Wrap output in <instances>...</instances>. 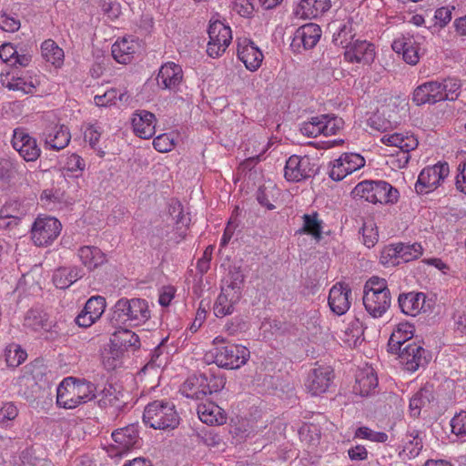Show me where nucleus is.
Masks as SVG:
<instances>
[{
	"instance_id": "obj_1",
	"label": "nucleus",
	"mask_w": 466,
	"mask_h": 466,
	"mask_svg": "<svg viewBox=\"0 0 466 466\" xmlns=\"http://www.w3.org/2000/svg\"><path fill=\"white\" fill-rule=\"evenodd\" d=\"M94 383L74 378L65 379L57 387L56 403L64 409H75L96 398Z\"/></svg>"
},
{
	"instance_id": "obj_2",
	"label": "nucleus",
	"mask_w": 466,
	"mask_h": 466,
	"mask_svg": "<svg viewBox=\"0 0 466 466\" xmlns=\"http://www.w3.org/2000/svg\"><path fill=\"white\" fill-rule=\"evenodd\" d=\"M354 198L376 204L395 203L399 198L398 190L390 183L379 180H365L360 182L351 192Z\"/></svg>"
},
{
	"instance_id": "obj_3",
	"label": "nucleus",
	"mask_w": 466,
	"mask_h": 466,
	"mask_svg": "<svg viewBox=\"0 0 466 466\" xmlns=\"http://www.w3.org/2000/svg\"><path fill=\"white\" fill-rule=\"evenodd\" d=\"M143 421L156 430L174 429L179 423V417L172 402L155 400L146 406Z\"/></svg>"
},
{
	"instance_id": "obj_4",
	"label": "nucleus",
	"mask_w": 466,
	"mask_h": 466,
	"mask_svg": "<svg viewBox=\"0 0 466 466\" xmlns=\"http://www.w3.org/2000/svg\"><path fill=\"white\" fill-rule=\"evenodd\" d=\"M150 318L147 301L142 299L122 298L113 308L112 320L117 323L133 322L135 325L145 323Z\"/></svg>"
},
{
	"instance_id": "obj_5",
	"label": "nucleus",
	"mask_w": 466,
	"mask_h": 466,
	"mask_svg": "<svg viewBox=\"0 0 466 466\" xmlns=\"http://www.w3.org/2000/svg\"><path fill=\"white\" fill-rule=\"evenodd\" d=\"M250 352L248 348L236 345L227 344L216 346L206 355V358H211L213 362L220 368L238 369L243 366L248 360Z\"/></svg>"
},
{
	"instance_id": "obj_6",
	"label": "nucleus",
	"mask_w": 466,
	"mask_h": 466,
	"mask_svg": "<svg viewBox=\"0 0 466 466\" xmlns=\"http://www.w3.org/2000/svg\"><path fill=\"white\" fill-rule=\"evenodd\" d=\"M208 34V55L213 58L222 56L232 40L230 27L218 20L210 21Z\"/></svg>"
},
{
	"instance_id": "obj_7",
	"label": "nucleus",
	"mask_w": 466,
	"mask_h": 466,
	"mask_svg": "<svg viewBox=\"0 0 466 466\" xmlns=\"http://www.w3.org/2000/svg\"><path fill=\"white\" fill-rule=\"evenodd\" d=\"M317 171L316 163L309 156L293 155L286 162L284 177L288 181L299 182L313 177Z\"/></svg>"
},
{
	"instance_id": "obj_8",
	"label": "nucleus",
	"mask_w": 466,
	"mask_h": 466,
	"mask_svg": "<svg viewBox=\"0 0 466 466\" xmlns=\"http://www.w3.org/2000/svg\"><path fill=\"white\" fill-rule=\"evenodd\" d=\"M61 223L53 217L37 218L31 229V238L38 247L51 244L59 235Z\"/></svg>"
},
{
	"instance_id": "obj_9",
	"label": "nucleus",
	"mask_w": 466,
	"mask_h": 466,
	"mask_svg": "<svg viewBox=\"0 0 466 466\" xmlns=\"http://www.w3.org/2000/svg\"><path fill=\"white\" fill-rule=\"evenodd\" d=\"M113 443L106 451L110 457L121 456L138 443L137 426L130 424L112 432Z\"/></svg>"
},
{
	"instance_id": "obj_10",
	"label": "nucleus",
	"mask_w": 466,
	"mask_h": 466,
	"mask_svg": "<svg viewBox=\"0 0 466 466\" xmlns=\"http://www.w3.org/2000/svg\"><path fill=\"white\" fill-rule=\"evenodd\" d=\"M449 172V165L446 162L423 168L415 185L416 191L419 193L431 191L444 180Z\"/></svg>"
},
{
	"instance_id": "obj_11",
	"label": "nucleus",
	"mask_w": 466,
	"mask_h": 466,
	"mask_svg": "<svg viewBox=\"0 0 466 466\" xmlns=\"http://www.w3.org/2000/svg\"><path fill=\"white\" fill-rule=\"evenodd\" d=\"M365 165L362 156L356 153H343L336 159L329 171V177L335 181L342 180L349 174L359 170Z\"/></svg>"
},
{
	"instance_id": "obj_12",
	"label": "nucleus",
	"mask_w": 466,
	"mask_h": 466,
	"mask_svg": "<svg viewBox=\"0 0 466 466\" xmlns=\"http://www.w3.org/2000/svg\"><path fill=\"white\" fill-rule=\"evenodd\" d=\"M333 378V370L329 367L314 368L308 375L306 388L312 395H320L329 390Z\"/></svg>"
},
{
	"instance_id": "obj_13",
	"label": "nucleus",
	"mask_w": 466,
	"mask_h": 466,
	"mask_svg": "<svg viewBox=\"0 0 466 466\" xmlns=\"http://www.w3.org/2000/svg\"><path fill=\"white\" fill-rule=\"evenodd\" d=\"M404 368L411 372L427 364L426 350L415 342L406 344L397 352Z\"/></svg>"
},
{
	"instance_id": "obj_14",
	"label": "nucleus",
	"mask_w": 466,
	"mask_h": 466,
	"mask_svg": "<svg viewBox=\"0 0 466 466\" xmlns=\"http://www.w3.org/2000/svg\"><path fill=\"white\" fill-rule=\"evenodd\" d=\"M12 146L27 162L35 161L41 153L36 140L22 130H15Z\"/></svg>"
},
{
	"instance_id": "obj_15",
	"label": "nucleus",
	"mask_w": 466,
	"mask_h": 466,
	"mask_svg": "<svg viewBox=\"0 0 466 466\" xmlns=\"http://www.w3.org/2000/svg\"><path fill=\"white\" fill-rule=\"evenodd\" d=\"M351 289L347 284L337 283L329 290V306L330 309L341 316L345 314L350 307Z\"/></svg>"
},
{
	"instance_id": "obj_16",
	"label": "nucleus",
	"mask_w": 466,
	"mask_h": 466,
	"mask_svg": "<svg viewBox=\"0 0 466 466\" xmlns=\"http://www.w3.org/2000/svg\"><path fill=\"white\" fill-rule=\"evenodd\" d=\"M443 87L439 81L426 82L418 87L413 92L412 100L417 106L424 104H435L440 101H444Z\"/></svg>"
},
{
	"instance_id": "obj_17",
	"label": "nucleus",
	"mask_w": 466,
	"mask_h": 466,
	"mask_svg": "<svg viewBox=\"0 0 466 466\" xmlns=\"http://www.w3.org/2000/svg\"><path fill=\"white\" fill-rule=\"evenodd\" d=\"M363 305L367 312L373 318L382 317L391 304L390 292L374 293L366 291L363 294Z\"/></svg>"
},
{
	"instance_id": "obj_18",
	"label": "nucleus",
	"mask_w": 466,
	"mask_h": 466,
	"mask_svg": "<svg viewBox=\"0 0 466 466\" xmlns=\"http://www.w3.org/2000/svg\"><path fill=\"white\" fill-rule=\"evenodd\" d=\"M182 393L188 399L201 400L206 395L213 393V387L208 383L206 374L193 375L182 385Z\"/></svg>"
},
{
	"instance_id": "obj_19",
	"label": "nucleus",
	"mask_w": 466,
	"mask_h": 466,
	"mask_svg": "<svg viewBox=\"0 0 466 466\" xmlns=\"http://www.w3.org/2000/svg\"><path fill=\"white\" fill-rule=\"evenodd\" d=\"M345 59L350 63L369 65L374 61V46L365 40H355L344 53Z\"/></svg>"
},
{
	"instance_id": "obj_20",
	"label": "nucleus",
	"mask_w": 466,
	"mask_h": 466,
	"mask_svg": "<svg viewBox=\"0 0 466 466\" xmlns=\"http://www.w3.org/2000/svg\"><path fill=\"white\" fill-rule=\"evenodd\" d=\"M45 145L49 149L61 150L70 142V133L64 125H49L43 132Z\"/></svg>"
},
{
	"instance_id": "obj_21",
	"label": "nucleus",
	"mask_w": 466,
	"mask_h": 466,
	"mask_svg": "<svg viewBox=\"0 0 466 466\" xmlns=\"http://www.w3.org/2000/svg\"><path fill=\"white\" fill-rule=\"evenodd\" d=\"M155 115L147 110H137L131 120L133 130L143 139L151 138L155 135Z\"/></svg>"
},
{
	"instance_id": "obj_22",
	"label": "nucleus",
	"mask_w": 466,
	"mask_h": 466,
	"mask_svg": "<svg viewBox=\"0 0 466 466\" xmlns=\"http://www.w3.org/2000/svg\"><path fill=\"white\" fill-rule=\"evenodd\" d=\"M238 56L251 72L258 70L263 60V54L259 48L253 42L247 40L238 45Z\"/></svg>"
},
{
	"instance_id": "obj_23",
	"label": "nucleus",
	"mask_w": 466,
	"mask_h": 466,
	"mask_svg": "<svg viewBox=\"0 0 466 466\" xmlns=\"http://www.w3.org/2000/svg\"><path fill=\"white\" fill-rule=\"evenodd\" d=\"M391 47L396 53L402 55L407 64L414 66L420 60L419 46L412 36L402 35L395 39Z\"/></svg>"
},
{
	"instance_id": "obj_24",
	"label": "nucleus",
	"mask_w": 466,
	"mask_h": 466,
	"mask_svg": "<svg viewBox=\"0 0 466 466\" xmlns=\"http://www.w3.org/2000/svg\"><path fill=\"white\" fill-rule=\"evenodd\" d=\"M183 78V71L179 65L168 62L163 65L157 75V84L163 88L173 89L177 87Z\"/></svg>"
},
{
	"instance_id": "obj_25",
	"label": "nucleus",
	"mask_w": 466,
	"mask_h": 466,
	"mask_svg": "<svg viewBox=\"0 0 466 466\" xmlns=\"http://www.w3.org/2000/svg\"><path fill=\"white\" fill-rule=\"evenodd\" d=\"M426 295L422 292H408L399 295L398 303L402 313L417 316L424 307Z\"/></svg>"
},
{
	"instance_id": "obj_26",
	"label": "nucleus",
	"mask_w": 466,
	"mask_h": 466,
	"mask_svg": "<svg viewBox=\"0 0 466 466\" xmlns=\"http://www.w3.org/2000/svg\"><path fill=\"white\" fill-rule=\"evenodd\" d=\"M197 412L199 420L208 425H223L227 421L224 410L212 401L198 404Z\"/></svg>"
},
{
	"instance_id": "obj_27",
	"label": "nucleus",
	"mask_w": 466,
	"mask_h": 466,
	"mask_svg": "<svg viewBox=\"0 0 466 466\" xmlns=\"http://www.w3.org/2000/svg\"><path fill=\"white\" fill-rule=\"evenodd\" d=\"M435 400L433 385L426 384L410 400V416L418 418L423 409L429 408Z\"/></svg>"
},
{
	"instance_id": "obj_28",
	"label": "nucleus",
	"mask_w": 466,
	"mask_h": 466,
	"mask_svg": "<svg viewBox=\"0 0 466 466\" xmlns=\"http://www.w3.org/2000/svg\"><path fill=\"white\" fill-rule=\"evenodd\" d=\"M330 6V0H301L295 15L306 19L316 18L327 12Z\"/></svg>"
},
{
	"instance_id": "obj_29",
	"label": "nucleus",
	"mask_w": 466,
	"mask_h": 466,
	"mask_svg": "<svg viewBox=\"0 0 466 466\" xmlns=\"http://www.w3.org/2000/svg\"><path fill=\"white\" fill-rule=\"evenodd\" d=\"M109 341L111 345L119 349L124 354L128 350L135 351L140 348V339L138 336L127 329H121L115 331Z\"/></svg>"
},
{
	"instance_id": "obj_30",
	"label": "nucleus",
	"mask_w": 466,
	"mask_h": 466,
	"mask_svg": "<svg viewBox=\"0 0 466 466\" xmlns=\"http://www.w3.org/2000/svg\"><path fill=\"white\" fill-rule=\"evenodd\" d=\"M413 337V327L405 322L400 323L392 331L389 342L388 350L390 353L397 354L403 347L409 343Z\"/></svg>"
},
{
	"instance_id": "obj_31",
	"label": "nucleus",
	"mask_w": 466,
	"mask_h": 466,
	"mask_svg": "<svg viewBox=\"0 0 466 466\" xmlns=\"http://www.w3.org/2000/svg\"><path fill=\"white\" fill-rule=\"evenodd\" d=\"M378 386V378L371 368L360 370L356 375L353 392L360 396L371 394Z\"/></svg>"
},
{
	"instance_id": "obj_32",
	"label": "nucleus",
	"mask_w": 466,
	"mask_h": 466,
	"mask_svg": "<svg viewBox=\"0 0 466 466\" xmlns=\"http://www.w3.org/2000/svg\"><path fill=\"white\" fill-rule=\"evenodd\" d=\"M137 47L138 44L136 41L123 37L113 44L112 56L117 63L127 65L132 61Z\"/></svg>"
},
{
	"instance_id": "obj_33",
	"label": "nucleus",
	"mask_w": 466,
	"mask_h": 466,
	"mask_svg": "<svg viewBox=\"0 0 466 466\" xmlns=\"http://www.w3.org/2000/svg\"><path fill=\"white\" fill-rule=\"evenodd\" d=\"M321 36V29L319 25L309 23L300 26L295 34L294 40L300 42L305 49L313 48Z\"/></svg>"
},
{
	"instance_id": "obj_34",
	"label": "nucleus",
	"mask_w": 466,
	"mask_h": 466,
	"mask_svg": "<svg viewBox=\"0 0 466 466\" xmlns=\"http://www.w3.org/2000/svg\"><path fill=\"white\" fill-rule=\"evenodd\" d=\"M78 257L82 264L93 270L106 262L105 254L96 247L84 246L78 249Z\"/></svg>"
},
{
	"instance_id": "obj_35",
	"label": "nucleus",
	"mask_w": 466,
	"mask_h": 466,
	"mask_svg": "<svg viewBox=\"0 0 466 466\" xmlns=\"http://www.w3.org/2000/svg\"><path fill=\"white\" fill-rule=\"evenodd\" d=\"M82 276L83 272L78 268H59L53 275V282L57 289H65L81 279Z\"/></svg>"
},
{
	"instance_id": "obj_36",
	"label": "nucleus",
	"mask_w": 466,
	"mask_h": 466,
	"mask_svg": "<svg viewBox=\"0 0 466 466\" xmlns=\"http://www.w3.org/2000/svg\"><path fill=\"white\" fill-rule=\"evenodd\" d=\"M381 142L389 146L397 147L400 151L414 150L419 145L418 139L413 135L404 136L400 133L383 136Z\"/></svg>"
},
{
	"instance_id": "obj_37",
	"label": "nucleus",
	"mask_w": 466,
	"mask_h": 466,
	"mask_svg": "<svg viewBox=\"0 0 466 466\" xmlns=\"http://www.w3.org/2000/svg\"><path fill=\"white\" fill-rule=\"evenodd\" d=\"M302 219L303 227L299 229L298 233L310 235L314 239L320 240L323 222L319 218V214L317 212L304 214Z\"/></svg>"
},
{
	"instance_id": "obj_38",
	"label": "nucleus",
	"mask_w": 466,
	"mask_h": 466,
	"mask_svg": "<svg viewBox=\"0 0 466 466\" xmlns=\"http://www.w3.org/2000/svg\"><path fill=\"white\" fill-rule=\"evenodd\" d=\"M24 325L35 331L47 330L50 327L48 315L41 309H31L25 314Z\"/></svg>"
},
{
	"instance_id": "obj_39",
	"label": "nucleus",
	"mask_w": 466,
	"mask_h": 466,
	"mask_svg": "<svg viewBox=\"0 0 466 466\" xmlns=\"http://www.w3.org/2000/svg\"><path fill=\"white\" fill-rule=\"evenodd\" d=\"M123 397L124 395L121 392H116L115 389L110 387L101 392L98 405L104 409L112 408L115 410H119L127 403Z\"/></svg>"
},
{
	"instance_id": "obj_40",
	"label": "nucleus",
	"mask_w": 466,
	"mask_h": 466,
	"mask_svg": "<svg viewBox=\"0 0 466 466\" xmlns=\"http://www.w3.org/2000/svg\"><path fill=\"white\" fill-rule=\"evenodd\" d=\"M41 52L45 60L55 66H59L63 63L64 51L55 41L51 39L44 41L41 46Z\"/></svg>"
},
{
	"instance_id": "obj_41",
	"label": "nucleus",
	"mask_w": 466,
	"mask_h": 466,
	"mask_svg": "<svg viewBox=\"0 0 466 466\" xmlns=\"http://www.w3.org/2000/svg\"><path fill=\"white\" fill-rule=\"evenodd\" d=\"M124 353L111 345V342L104 348L101 353L102 363L107 370H116L121 365Z\"/></svg>"
},
{
	"instance_id": "obj_42",
	"label": "nucleus",
	"mask_w": 466,
	"mask_h": 466,
	"mask_svg": "<svg viewBox=\"0 0 466 466\" xmlns=\"http://www.w3.org/2000/svg\"><path fill=\"white\" fill-rule=\"evenodd\" d=\"M355 37V32L353 28V24L351 21H348L345 24L341 25L337 32L333 34V43L336 46H339L342 48L347 49L350 46L351 44L354 43L353 39Z\"/></svg>"
},
{
	"instance_id": "obj_43",
	"label": "nucleus",
	"mask_w": 466,
	"mask_h": 466,
	"mask_svg": "<svg viewBox=\"0 0 466 466\" xmlns=\"http://www.w3.org/2000/svg\"><path fill=\"white\" fill-rule=\"evenodd\" d=\"M229 291L230 290L228 289H222L217 298L213 311L218 318H224L225 316L230 315L234 310V301L232 299H229Z\"/></svg>"
},
{
	"instance_id": "obj_44",
	"label": "nucleus",
	"mask_w": 466,
	"mask_h": 466,
	"mask_svg": "<svg viewBox=\"0 0 466 466\" xmlns=\"http://www.w3.org/2000/svg\"><path fill=\"white\" fill-rule=\"evenodd\" d=\"M27 211L28 208L24 203L18 200H10L0 209V214L5 218H13L14 222H19Z\"/></svg>"
},
{
	"instance_id": "obj_45",
	"label": "nucleus",
	"mask_w": 466,
	"mask_h": 466,
	"mask_svg": "<svg viewBox=\"0 0 466 466\" xmlns=\"http://www.w3.org/2000/svg\"><path fill=\"white\" fill-rule=\"evenodd\" d=\"M191 218L189 214L184 213L180 205H178V214L176 216V228L174 237L171 238L176 243L182 241L186 236Z\"/></svg>"
},
{
	"instance_id": "obj_46",
	"label": "nucleus",
	"mask_w": 466,
	"mask_h": 466,
	"mask_svg": "<svg viewBox=\"0 0 466 466\" xmlns=\"http://www.w3.org/2000/svg\"><path fill=\"white\" fill-rule=\"evenodd\" d=\"M406 439L407 441L405 443L402 452L407 453L409 459L417 457L423 447L422 440L420 437L419 431L413 430L412 431L408 432L406 435Z\"/></svg>"
},
{
	"instance_id": "obj_47",
	"label": "nucleus",
	"mask_w": 466,
	"mask_h": 466,
	"mask_svg": "<svg viewBox=\"0 0 466 466\" xmlns=\"http://www.w3.org/2000/svg\"><path fill=\"white\" fill-rule=\"evenodd\" d=\"M400 259L403 262H410L419 258L422 255V247L419 243L404 244L398 243Z\"/></svg>"
},
{
	"instance_id": "obj_48",
	"label": "nucleus",
	"mask_w": 466,
	"mask_h": 466,
	"mask_svg": "<svg viewBox=\"0 0 466 466\" xmlns=\"http://www.w3.org/2000/svg\"><path fill=\"white\" fill-rule=\"evenodd\" d=\"M101 134L102 130L100 127L96 125H88L84 132V137L90 147L96 151L97 156L103 157L105 156V151L101 147H97Z\"/></svg>"
},
{
	"instance_id": "obj_49",
	"label": "nucleus",
	"mask_w": 466,
	"mask_h": 466,
	"mask_svg": "<svg viewBox=\"0 0 466 466\" xmlns=\"http://www.w3.org/2000/svg\"><path fill=\"white\" fill-rule=\"evenodd\" d=\"M319 119L322 122V135L325 137L336 135L344 124L342 118L329 115H321Z\"/></svg>"
},
{
	"instance_id": "obj_50",
	"label": "nucleus",
	"mask_w": 466,
	"mask_h": 466,
	"mask_svg": "<svg viewBox=\"0 0 466 466\" xmlns=\"http://www.w3.org/2000/svg\"><path fill=\"white\" fill-rule=\"evenodd\" d=\"M25 168V165H22ZM23 169L21 165L14 162L7 157H0V179H10L14 177L15 173L22 174Z\"/></svg>"
},
{
	"instance_id": "obj_51",
	"label": "nucleus",
	"mask_w": 466,
	"mask_h": 466,
	"mask_svg": "<svg viewBox=\"0 0 466 466\" xmlns=\"http://www.w3.org/2000/svg\"><path fill=\"white\" fill-rule=\"evenodd\" d=\"M399 245H389L383 248L380 252V261L386 267L396 266L400 263L399 256Z\"/></svg>"
},
{
	"instance_id": "obj_52",
	"label": "nucleus",
	"mask_w": 466,
	"mask_h": 466,
	"mask_svg": "<svg viewBox=\"0 0 466 466\" xmlns=\"http://www.w3.org/2000/svg\"><path fill=\"white\" fill-rule=\"evenodd\" d=\"M1 83L9 90H21L25 94L32 93L35 86L32 83H27L21 77L13 76L12 81L8 80V74L1 76Z\"/></svg>"
},
{
	"instance_id": "obj_53",
	"label": "nucleus",
	"mask_w": 466,
	"mask_h": 466,
	"mask_svg": "<svg viewBox=\"0 0 466 466\" xmlns=\"http://www.w3.org/2000/svg\"><path fill=\"white\" fill-rule=\"evenodd\" d=\"M443 87L444 100L454 101L458 98L461 89V81L456 78H447L441 82Z\"/></svg>"
},
{
	"instance_id": "obj_54",
	"label": "nucleus",
	"mask_w": 466,
	"mask_h": 466,
	"mask_svg": "<svg viewBox=\"0 0 466 466\" xmlns=\"http://www.w3.org/2000/svg\"><path fill=\"white\" fill-rule=\"evenodd\" d=\"M322 122L319 119V116H313L309 121L302 123L300 127V132L308 137H317L322 135Z\"/></svg>"
},
{
	"instance_id": "obj_55",
	"label": "nucleus",
	"mask_w": 466,
	"mask_h": 466,
	"mask_svg": "<svg viewBox=\"0 0 466 466\" xmlns=\"http://www.w3.org/2000/svg\"><path fill=\"white\" fill-rule=\"evenodd\" d=\"M355 437L380 443L388 441V435L385 432L375 431L368 427L358 428L355 431Z\"/></svg>"
},
{
	"instance_id": "obj_56",
	"label": "nucleus",
	"mask_w": 466,
	"mask_h": 466,
	"mask_svg": "<svg viewBox=\"0 0 466 466\" xmlns=\"http://www.w3.org/2000/svg\"><path fill=\"white\" fill-rule=\"evenodd\" d=\"M363 244L368 248H372L378 242V231L372 221L364 222L360 228Z\"/></svg>"
},
{
	"instance_id": "obj_57",
	"label": "nucleus",
	"mask_w": 466,
	"mask_h": 466,
	"mask_svg": "<svg viewBox=\"0 0 466 466\" xmlns=\"http://www.w3.org/2000/svg\"><path fill=\"white\" fill-rule=\"evenodd\" d=\"M18 415V409L13 402H4L0 406V424L7 427Z\"/></svg>"
},
{
	"instance_id": "obj_58",
	"label": "nucleus",
	"mask_w": 466,
	"mask_h": 466,
	"mask_svg": "<svg viewBox=\"0 0 466 466\" xmlns=\"http://www.w3.org/2000/svg\"><path fill=\"white\" fill-rule=\"evenodd\" d=\"M26 352L21 350L18 346L10 348L5 352V360L9 367H17L22 364L26 359Z\"/></svg>"
},
{
	"instance_id": "obj_59",
	"label": "nucleus",
	"mask_w": 466,
	"mask_h": 466,
	"mask_svg": "<svg viewBox=\"0 0 466 466\" xmlns=\"http://www.w3.org/2000/svg\"><path fill=\"white\" fill-rule=\"evenodd\" d=\"M85 308L89 313L100 318L106 309V300L100 296L92 297L86 301Z\"/></svg>"
},
{
	"instance_id": "obj_60",
	"label": "nucleus",
	"mask_w": 466,
	"mask_h": 466,
	"mask_svg": "<svg viewBox=\"0 0 466 466\" xmlns=\"http://www.w3.org/2000/svg\"><path fill=\"white\" fill-rule=\"evenodd\" d=\"M86 164L83 158L76 155L71 154L65 158L63 168L69 172H82L85 169Z\"/></svg>"
},
{
	"instance_id": "obj_61",
	"label": "nucleus",
	"mask_w": 466,
	"mask_h": 466,
	"mask_svg": "<svg viewBox=\"0 0 466 466\" xmlns=\"http://www.w3.org/2000/svg\"><path fill=\"white\" fill-rule=\"evenodd\" d=\"M366 291L374 293L390 292L386 280L379 277H372L366 282L363 293Z\"/></svg>"
},
{
	"instance_id": "obj_62",
	"label": "nucleus",
	"mask_w": 466,
	"mask_h": 466,
	"mask_svg": "<svg viewBox=\"0 0 466 466\" xmlns=\"http://www.w3.org/2000/svg\"><path fill=\"white\" fill-rule=\"evenodd\" d=\"M451 431L457 436H466V411L456 414L451 421Z\"/></svg>"
},
{
	"instance_id": "obj_63",
	"label": "nucleus",
	"mask_w": 466,
	"mask_h": 466,
	"mask_svg": "<svg viewBox=\"0 0 466 466\" xmlns=\"http://www.w3.org/2000/svg\"><path fill=\"white\" fill-rule=\"evenodd\" d=\"M153 146L156 150L161 153L169 152L174 147V141L167 134L157 136L153 140Z\"/></svg>"
},
{
	"instance_id": "obj_64",
	"label": "nucleus",
	"mask_w": 466,
	"mask_h": 466,
	"mask_svg": "<svg viewBox=\"0 0 466 466\" xmlns=\"http://www.w3.org/2000/svg\"><path fill=\"white\" fill-rule=\"evenodd\" d=\"M455 185L458 190L466 194V160L461 161L457 167Z\"/></svg>"
}]
</instances>
